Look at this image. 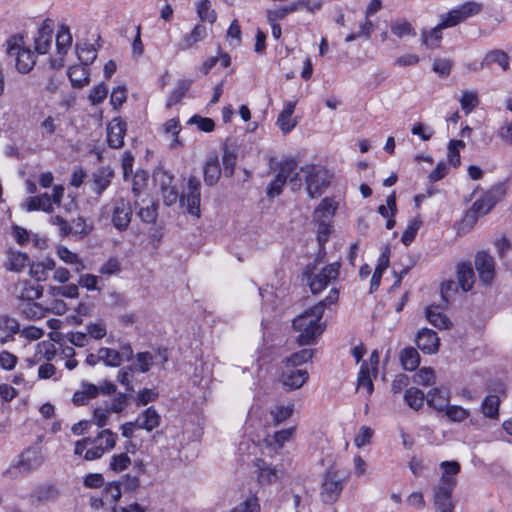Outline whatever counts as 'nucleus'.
<instances>
[{"label":"nucleus","mask_w":512,"mask_h":512,"mask_svg":"<svg viewBox=\"0 0 512 512\" xmlns=\"http://www.w3.org/2000/svg\"><path fill=\"white\" fill-rule=\"evenodd\" d=\"M324 314V302H319L307 309L293 320V328L297 331V342L300 345H311L320 336L324 327L320 323Z\"/></svg>","instance_id":"nucleus-1"},{"label":"nucleus","mask_w":512,"mask_h":512,"mask_svg":"<svg viewBox=\"0 0 512 512\" xmlns=\"http://www.w3.org/2000/svg\"><path fill=\"white\" fill-rule=\"evenodd\" d=\"M505 187L502 184L495 185L487 190L481 198L476 200L471 208L465 213L462 223L469 227L478 219L489 213L495 205L505 196Z\"/></svg>","instance_id":"nucleus-2"},{"label":"nucleus","mask_w":512,"mask_h":512,"mask_svg":"<svg viewBox=\"0 0 512 512\" xmlns=\"http://www.w3.org/2000/svg\"><path fill=\"white\" fill-rule=\"evenodd\" d=\"M305 177L306 190L311 198L320 196L330 185L331 175L322 166L306 165L301 168Z\"/></svg>","instance_id":"nucleus-3"},{"label":"nucleus","mask_w":512,"mask_h":512,"mask_svg":"<svg viewBox=\"0 0 512 512\" xmlns=\"http://www.w3.org/2000/svg\"><path fill=\"white\" fill-rule=\"evenodd\" d=\"M90 439V447L84 454L86 461H93L101 458L107 451L112 450L117 441V434L110 429L101 430L95 437Z\"/></svg>","instance_id":"nucleus-4"},{"label":"nucleus","mask_w":512,"mask_h":512,"mask_svg":"<svg viewBox=\"0 0 512 512\" xmlns=\"http://www.w3.org/2000/svg\"><path fill=\"white\" fill-rule=\"evenodd\" d=\"M43 456L39 448H28L19 456L17 464L9 467L5 475L16 478L21 473H30L38 469L43 463Z\"/></svg>","instance_id":"nucleus-5"},{"label":"nucleus","mask_w":512,"mask_h":512,"mask_svg":"<svg viewBox=\"0 0 512 512\" xmlns=\"http://www.w3.org/2000/svg\"><path fill=\"white\" fill-rule=\"evenodd\" d=\"M340 264L338 262L325 266L319 273L313 276V269L307 266L303 276L309 282L313 294L321 292L327 285L339 275Z\"/></svg>","instance_id":"nucleus-6"},{"label":"nucleus","mask_w":512,"mask_h":512,"mask_svg":"<svg viewBox=\"0 0 512 512\" xmlns=\"http://www.w3.org/2000/svg\"><path fill=\"white\" fill-rule=\"evenodd\" d=\"M201 183L200 180L194 176L188 179L187 187L183 190L180 196L182 206L187 208L189 214L199 217L200 216V201H201Z\"/></svg>","instance_id":"nucleus-7"},{"label":"nucleus","mask_w":512,"mask_h":512,"mask_svg":"<svg viewBox=\"0 0 512 512\" xmlns=\"http://www.w3.org/2000/svg\"><path fill=\"white\" fill-rule=\"evenodd\" d=\"M7 53L10 56H16L15 66L19 73L26 74L30 72L36 63L34 53L29 48L21 47L17 39L8 42Z\"/></svg>","instance_id":"nucleus-8"},{"label":"nucleus","mask_w":512,"mask_h":512,"mask_svg":"<svg viewBox=\"0 0 512 512\" xmlns=\"http://www.w3.org/2000/svg\"><path fill=\"white\" fill-rule=\"evenodd\" d=\"M112 204V214L111 221L113 226L118 231H125L132 219V207L129 200L124 199L122 197L115 198L111 202Z\"/></svg>","instance_id":"nucleus-9"},{"label":"nucleus","mask_w":512,"mask_h":512,"mask_svg":"<svg viewBox=\"0 0 512 512\" xmlns=\"http://www.w3.org/2000/svg\"><path fill=\"white\" fill-rule=\"evenodd\" d=\"M344 487L343 481L339 478L337 472L329 470L322 483L321 499L326 504H333L339 498Z\"/></svg>","instance_id":"nucleus-10"},{"label":"nucleus","mask_w":512,"mask_h":512,"mask_svg":"<svg viewBox=\"0 0 512 512\" xmlns=\"http://www.w3.org/2000/svg\"><path fill=\"white\" fill-rule=\"evenodd\" d=\"M475 268L479 279L484 285H489L495 276L494 258L485 251H478L475 255Z\"/></svg>","instance_id":"nucleus-11"},{"label":"nucleus","mask_w":512,"mask_h":512,"mask_svg":"<svg viewBox=\"0 0 512 512\" xmlns=\"http://www.w3.org/2000/svg\"><path fill=\"white\" fill-rule=\"evenodd\" d=\"M297 168L295 160H287L280 166L279 172L275 179L267 187V195L271 198L279 196L282 192V187Z\"/></svg>","instance_id":"nucleus-12"},{"label":"nucleus","mask_w":512,"mask_h":512,"mask_svg":"<svg viewBox=\"0 0 512 512\" xmlns=\"http://www.w3.org/2000/svg\"><path fill=\"white\" fill-rule=\"evenodd\" d=\"M309 374L306 369H295L285 366L280 376V381L285 390L291 391L301 388L308 380Z\"/></svg>","instance_id":"nucleus-13"},{"label":"nucleus","mask_w":512,"mask_h":512,"mask_svg":"<svg viewBox=\"0 0 512 512\" xmlns=\"http://www.w3.org/2000/svg\"><path fill=\"white\" fill-rule=\"evenodd\" d=\"M53 31H54V22L53 20L47 18L45 19L39 30L38 35L35 38V50L39 54H45L50 49L52 38H53Z\"/></svg>","instance_id":"nucleus-14"},{"label":"nucleus","mask_w":512,"mask_h":512,"mask_svg":"<svg viewBox=\"0 0 512 512\" xmlns=\"http://www.w3.org/2000/svg\"><path fill=\"white\" fill-rule=\"evenodd\" d=\"M415 342L423 353L435 354L439 349L440 339L435 331L423 328L418 332Z\"/></svg>","instance_id":"nucleus-15"},{"label":"nucleus","mask_w":512,"mask_h":512,"mask_svg":"<svg viewBox=\"0 0 512 512\" xmlns=\"http://www.w3.org/2000/svg\"><path fill=\"white\" fill-rule=\"evenodd\" d=\"M126 122L121 118H114L107 126V142L109 147L119 149L124 144Z\"/></svg>","instance_id":"nucleus-16"},{"label":"nucleus","mask_w":512,"mask_h":512,"mask_svg":"<svg viewBox=\"0 0 512 512\" xmlns=\"http://www.w3.org/2000/svg\"><path fill=\"white\" fill-rule=\"evenodd\" d=\"M502 397H505V388H500L497 393L489 394L483 399L480 409L484 417L491 420L499 419Z\"/></svg>","instance_id":"nucleus-17"},{"label":"nucleus","mask_w":512,"mask_h":512,"mask_svg":"<svg viewBox=\"0 0 512 512\" xmlns=\"http://www.w3.org/2000/svg\"><path fill=\"white\" fill-rule=\"evenodd\" d=\"M454 488L438 484L434 489V505L437 512H453L451 500Z\"/></svg>","instance_id":"nucleus-18"},{"label":"nucleus","mask_w":512,"mask_h":512,"mask_svg":"<svg viewBox=\"0 0 512 512\" xmlns=\"http://www.w3.org/2000/svg\"><path fill=\"white\" fill-rule=\"evenodd\" d=\"M115 176L114 170L110 167H101L92 174V191L101 195L111 184Z\"/></svg>","instance_id":"nucleus-19"},{"label":"nucleus","mask_w":512,"mask_h":512,"mask_svg":"<svg viewBox=\"0 0 512 512\" xmlns=\"http://www.w3.org/2000/svg\"><path fill=\"white\" fill-rule=\"evenodd\" d=\"M22 207L28 212L41 210L46 213H52L54 210L52 198L48 193L27 198Z\"/></svg>","instance_id":"nucleus-20"},{"label":"nucleus","mask_w":512,"mask_h":512,"mask_svg":"<svg viewBox=\"0 0 512 512\" xmlns=\"http://www.w3.org/2000/svg\"><path fill=\"white\" fill-rule=\"evenodd\" d=\"M30 265L29 256L20 251L8 250L5 268L9 271L20 273Z\"/></svg>","instance_id":"nucleus-21"},{"label":"nucleus","mask_w":512,"mask_h":512,"mask_svg":"<svg viewBox=\"0 0 512 512\" xmlns=\"http://www.w3.org/2000/svg\"><path fill=\"white\" fill-rule=\"evenodd\" d=\"M15 293L18 299L32 302L42 295V288L39 285H34L29 281H20L15 286Z\"/></svg>","instance_id":"nucleus-22"},{"label":"nucleus","mask_w":512,"mask_h":512,"mask_svg":"<svg viewBox=\"0 0 512 512\" xmlns=\"http://www.w3.org/2000/svg\"><path fill=\"white\" fill-rule=\"evenodd\" d=\"M450 391L447 388H434L427 395V403L437 411H445L449 406Z\"/></svg>","instance_id":"nucleus-23"},{"label":"nucleus","mask_w":512,"mask_h":512,"mask_svg":"<svg viewBox=\"0 0 512 512\" xmlns=\"http://www.w3.org/2000/svg\"><path fill=\"white\" fill-rule=\"evenodd\" d=\"M161 417L154 407L143 411L136 419L137 429H144L151 432L160 425Z\"/></svg>","instance_id":"nucleus-24"},{"label":"nucleus","mask_w":512,"mask_h":512,"mask_svg":"<svg viewBox=\"0 0 512 512\" xmlns=\"http://www.w3.org/2000/svg\"><path fill=\"white\" fill-rule=\"evenodd\" d=\"M457 279L463 291L467 292L472 289L475 282V273L471 263L462 262L456 268Z\"/></svg>","instance_id":"nucleus-25"},{"label":"nucleus","mask_w":512,"mask_h":512,"mask_svg":"<svg viewBox=\"0 0 512 512\" xmlns=\"http://www.w3.org/2000/svg\"><path fill=\"white\" fill-rule=\"evenodd\" d=\"M296 107L295 101H289L277 118V125L283 133H289L297 124L296 119L292 118Z\"/></svg>","instance_id":"nucleus-26"},{"label":"nucleus","mask_w":512,"mask_h":512,"mask_svg":"<svg viewBox=\"0 0 512 512\" xmlns=\"http://www.w3.org/2000/svg\"><path fill=\"white\" fill-rule=\"evenodd\" d=\"M204 182L208 186H214L220 179L221 167L217 156H210L203 169Z\"/></svg>","instance_id":"nucleus-27"},{"label":"nucleus","mask_w":512,"mask_h":512,"mask_svg":"<svg viewBox=\"0 0 512 512\" xmlns=\"http://www.w3.org/2000/svg\"><path fill=\"white\" fill-rule=\"evenodd\" d=\"M443 469V474L439 480L440 485L455 488L456 475L460 471V464L457 461H443L440 464Z\"/></svg>","instance_id":"nucleus-28"},{"label":"nucleus","mask_w":512,"mask_h":512,"mask_svg":"<svg viewBox=\"0 0 512 512\" xmlns=\"http://www.w3.org/2000/svg\"><path fill=\"white\" fill-rule=\"evenodd\" d=\"M207 37V29L204 25L197 24L189 34H186L181 43L178 44V50L186 51L191 49L196 43Z\"/></svg>","instance_id":"nucleus-29"},{"label":"nucleus","mask_w":512,"mask_h":512,"mask_svg":"<svg viewBox=\"0 0 512 512\" xmlns=\"http://www.w3.org/2000/svg\"><path fill=\"white\" fill-rule=\"evenodd\" d=\"M445 28L441 26V23L436 25L434 28L421 31V42L429 49H436L440 46L442 40V31Z\"/></svg>","instance_id":"nucleus-30"},{"label":"nucleus","mask_w":512,"mask_h":512,"mask_svg":"<svg viewBox=\"0 0 512 512\" xmlns=\"http://www.w3.org/2000/svg\"><path fill=\"white\" fill-rule=\"evenodd\" d=\"M68 78L74 88H83L89 83V72L87 66H71L68 69Z\"/></svg>","instance_id":"nucleus-31"},{"label":"nucleus","mask_w":512,"mask_h":512,"mask_svg":"<svg viewBox=\"0 0 512 512\" xmlns=\"http://www.w3.org/2000/svg\"><path fill=\"white\" fill-rule=\"evenodd\" d=\"M373 378L368 362L363 361L358 373L357 390L365 389L368 396H370L374 391Z\"/></svg>","instance_id":"nucleus-32"},{"label":"nucleus","mask_w":512,"mask_h":512,"mask_svg":"<svg viewBox=\"0 0 512 512\" xmlns=\"http://www.w3.org/2000/svg\"><path fill=\"white\" fill-rule=\"evenodd\" d=\"M498 64L504 71L509 68V56L502 50H492L488 52L481 62V67H490L492 64Z\"/></svg>","instance_id":"nucleus-33"},{"label":"nucleus","mask_w":512,"mask_h":512,"mask_svg":"<svg viewBox=\"0 0 512 512\" xmlns=\"http://www.w3.org/2000/svg\"><path fill=\"white\" fill-rule=\"evenodd\" d=\"M426 318L433 326L439 329H447L451 325L449 318L442 313L439 306H429L426 309Z\"/></svg>","instance_id":"nucleus-34"},{"label":"nucleus","mask_w":512,"mask_h":512,"mask_svg":"<svg viewBox=\"0 0 512 512\" xmlns=\"http://www.w3.org/2000/svg\"><path fill=\"white\" fill-rule=\"evenodd\" d=\"M337 202L333 198H324L314 211V219L331 220L337 210Z\"/></svg>","instance_id":"nucleus-35"},{"label":"nucleus","mask_w":512,"mask_h":512,"mask_svg":"<svg viewBox=\"0 0 512 512\" xmlns=\"http://www.w3.org/2000/svg\"><path fill=\"white\" fill-rule=\"evenodd\" d=\"M192 85V80L182 79L179 80L176 84V87L171 91L167 98L166 106L170 108L177 103H179L182 98L185 96L186 92L190 89Z\"/></svg>","instance_id":"nucleus-36"},{"label":"nucleus","mask_w":512,"mask_h":512,"mask_svg":"<svg viewBox=\"0 0 512 512\" xmlns=\"http://www.w3.org/2000/svg\"><path fill=\"white\" fill-rule=\"evenodd\" d=\"M400 362L405 370L413 371L420 363V356L417 350L413 347H407L400 353Z\"/></svg>","instance_id":"nucleus-37"},{"label":"nucleus","mask_w":512,"mask_h":512,"mask_svg":"<svg viewBox=\"0 0 512 512\" xmlns=\"http://www.w3.org/2000/svg\"><path fill=\"white\" fill-rule=\"evenodd\" d=\"M72 44V36L69 27L61 25L56 36V47L58 55L65 56Z\"/></svg>","instance_id":"nucleus-38"},{"label":"nucleus","mask_w":512,"mask_h":512,"mask_svg":"<svg viewBox=\"0 0 512 512\" xmlns=\"http://www.w3.org/2000/svg\"><path fill=\"white\" fill-rule=\"evenodd\" d=\"M255 467L258 472V481L260 483H271L277 478V471L268 465L264 460L257 459L255 461Z\"/></svg>","instance_id":"nucleus-39"},{"label":"nucleus","mask_w":512,"mask_h":512,"mask_svg":"<svg viewBox=\"0 0 512 512\" xmlns=\"http://www.w3.org/2000/svg\"><path fill=\"white\" fill-rule=\"evenodd\" d=\"M390 29L392 34L398 38L416 35L414 27L405 19H396L392 21L390 24Z\"/></svg>","instance_id":"nucleus-40"},{"label":"nucleus","mask_w":512,"mask_h":512,"mask_svg":"<svg viewBox=\"0 0 512 512\" xmlns=\"http://www.w3.org/2000/svg\"><path fill=\"white\" fill-rule=\"evenodd\" d=\"M405 402L414 410H419L425 401V394L417 387H410L404 395Z\"/></svg>","instance_id":"nucleus-41"},{"label":"nucleus","mask_w":512,"mask_h":512,"mask_svg":"<svg viewBox=\"0 0 512 512\" xmlns=\"http://www.w3.org/2000/svg\"><path fill=\"white\" fill-rule=\"evenodd\" d=\"M455 11L463 22L466 19L479 14L482 11V4L475 1H468L455 8Z\"/></svg>","instance_id":"nucleus-42"},{"label":"nucleus","mask_w":512,"mask_h":512,"mask_svg":"<svg viewBox=\"0 0 512 512\" xmlns=\"http://www.w3.org/2000/svg\"><path fill=\"white\" fill-rule=\"evenodd\" d=\"M455 11L463 22L466 19L479 14L482 11V4L475 1H468L455 8Z\"/></svg>","instance_id":"nucleus-43"},{"label":"nucleus","mask_w":512,"mask_h":512,"mask_svg":"<svg viewBox=\"0 0 512 512\" xmlns=\"http://www.w3.org/2000/svg\"><path fill=\"white\" fill-rule=\"evenodd\" d=\"M196 10L199 18L202 21H207L212 24L217 19V13L214 9L211 8V3L209 0H199L196 3Z\"/></svg>","instance_id":"nucleus-44"},{"label":"nucleus","mask_w":512,"mask_h":512,"mask_svg":"<svg viewBox=\"0 0 512 512\" xmlns=\"http://www.w3.org/2000/svg\"><path fill=\"white\" fill-rule=\"evenodd\" d=\"M313 357V350L312 349H302L298 352L293 353L291 356L285 358L283 363L285 366L289 367H297L299 365H302L306 362H308Z\"/></svg>","instance_id":"nucleus-45"},{"label":"nucleus","mask_w":512,"mask_h":512,"mask_svg":"<svg viewBox=\"0 0 512 512\" xmlns=\"http://www.w3.org/2000/svg\"><path fill=\"white\" fill-rule=\"evenodd\" d=\"M59 491L52 484H44L39 486L35 491V497L39 502H50L58 498Z\"/></svg>","instance_id":"nucleus-46"},{"label":"nucleus","mask_w":512,"mask_h":512,"mask_svg":"<svg viewBox=\"0 0 512 512\" xmlns=\"http://www.w3.org/2000/svg\"><path fill=\"white\" fill-rule=\"evenodd\" d=\"M57 255L65 263L74 265V270L76 272H81L85 268L83 262L79 260L77 254L71 252L66 247H59L57 250Z\"/></svg>","instance_id":"nucleus-47"},{"label":"nucleus","mask_w":512,"mask_h":512,"mask_svg":"<svg viewBox=\"0 0 512 512\" xmlns=\"http://www.w3.org/2000/svg\"><path fill=\"white\" fill-rule=\"evenodd\" d=\"M131 465V459L127 453L115 454L111 457L109 469L114 473H121Z\"/></svg>","instance_id":"nucleus-48"},{"label":"nucleus","mask_w":512,"mask_h":512,"mask_svg":"<svg viewBox=\"0 0 512 512\" xmlns=\"http://www.w3.org/2000/svg\"><path fill=\"white\" fill-rule=\"evenodd\" d=\"M421 226L422 220L419 217L410 220L406 230L401 237L402 243L406 246L410 245L414 241Z\"/></svg>","instance_id":"nucleus-49"},{"label":"nucleus","mask_w":512,"mask_h":512,"mask_svg":"<svg viewBox=\"0 0 512 512\" xmlns=\"http://www.w3.org/2000/svg\"><path fill=\"white\" fill-rule=\"evenodd\" d=\"M77 55L82 65L88 66L97 57V52L93 45L85 44L84 46H77Z\"/></svg>","instance_id":"nucleus-50"},{"label":"nucleus","mask_w":512,"mask_h":512,"mask_svg":"<svg viewBox=\"0 0 512 512\" xmlns=\"http://www.w3.org/2000/svg\"><path fill=\"white\" fill-rule=\"evenodd\" d=\"M465 147V142L462 140H451L448 145V160L453 167L460 165L459 149Z\"/></svg>","instance_id":"nucleus-51"},{"label":"nucleus","mask_w":512,"mask_h":512,"mask_svg":"<svg viewBox=\"0 0 512 512\" xmlns=\"http://www.w3.org/2000/svg\"><path fill=\"white\" fill-rule=\"evenodd\" d=\"M479 104L477 93L474 91H464L460 98V105L466 114H469Z\"/></svg>","instance_id":"nucleus-52"},{"label":"nucleus","mask_w":512,"mask_h":512,"mask_svg":"<svg viewBox=\"0 0 512 512\" xmlns=\"http://www.w3.org/2000/svg\"><path fill=\"white\" fill-rule=\"evenodd\" d=\"M453 67V60L449 58H435L432 65V70L440 77H447L450 75Z\"/></svg>","instance_id":"nucleus-53"},{"label":"nucleus","mask_w":512,"mask_h":512,"mask_svg":"<svg viewBox=\"0 0 512 512\" xmlns=\"http://www.w3.org/2000/svg\"><path fill=\"white\" fill-rule=\"evenodd\" d=\"M100 358L102 359V362L107 366L118 367L121 365L118 350L102 347L100 348Z\"/></svg>","instance_id":"nucleus-54"},{"label":"nucleus","mask_w":512,"mask_h":512,"mask_svg":"<svg viewBox=\"0 0 512 512\" xmlns=\"http://www.w3.org/2000/svg\"><path fill=\"white\" fill-rule=\"evenodd\" d=\"M236 159H237L236 153L233 150L226 147L224 150L223 157H222V162H223V166H224V175L226 177L233 176L235 166H236Z\"/></svg>","instance_id":"nucleus-55"},{"label":"nucleus","mask_w":512,"mask_h":512,"mask_svg":"<svg viewBox=\"0 0 512 512\" xmlns=\"http://www.w3.org/2000/svg\"><path fill=\"white\" fill-rule=\"evenodd\" d=\"M22 313L29 319H41L46 316L47 309L32 301L24 306Z\"/></svg>","instance_id":"nucleus-56"},{"label":"nucleus","mask_w":512,"mask_h":512,"mask_svg":"<svg viewBox=\"0 0 512 512\" xmlns=\"http://www.w3.org/2000/svg\"><path fill=\"white\" fill-rule=\"evenodd\" d=\"M445 414L453 422H462L469 417L470 412L461 406L449 405Z\"/></svg>","instance_id":"nucleus-57"},{"label":"nucleus","mask_w":512,"mask_h":512,"mask_svg":"<svg viewBox=\"0 0 512 512\" xmlns=\"http://www.w3.org/2000/svg\"><path fill=\"white\" fill-rule=\"evenodd\" d=\"M293 413V405H279L276 406L273 410H271V417L275 425L280 424L281 422L288 419Z\"/></svg>","instance_id":"nucleus-58"},{"label":"nucleus","mask_w":512,"mask_h":512,"mask_svg":"<svg viewBox=\"0 0 512 512\" xmlns=\"http://www.w3.org/2000/svg\"><path fill=\"white\" fill-rule=\"evenodd\" d=\"M154 364V357L150 352H140L136 355V369L141 373H146Z\"/></svg>","instance_id":"nucleus-59"},{"label":"nucleus","mask_w":512,"mask_h":512,"mask_svg":"<svg viewBox=\"0 0 512 512\" xmlns=\"http://www.w3.org/2000/svg\"><path fill=\"white\" fill-rule=\"evenodd\" d=\"M435 375L434 370L432 368H421L419 371L414 375V382L420 385H431L434 383Z\"/></svg>","instance_id":"nucleus-60"},{"label":"nucleus","mask_w":512,"mask_h":512,"mask_svg":"<svg viewBox=\"0 0 512 512\" xmlns=\"http://www.w3.org/2000/svg\"><path fill=\"white\" fill-rule=\"evenodd\" d=\"M108 94V88L104 83H100L96 87H94L89 96L88 99L91 102L92 105H97L102 103Z\"/></svg>","instance_id":"nucleus-61"},{"label":"nucleus","mask_w":512,"mask_h":512,"mask_svg":"<svg viewBox=\"0 0 512 512\" xmlns=\"http://www.w3.org/2000/svg\"><path fill=\"white\" fill-rule=\"evenodd\" d=\"M121 270V263L116 257L109 258L99 269V272L106 276L117 274Z\"/></svg>","instance_id":"nucleus-62"},{"label":"nucleus","mask_w":512,"mask_h":512,"mask_svg":"<svg viewBox=\"0 0 512 512\" xmlns=\"http://www.w3.org/2000/svg\"><path fill=\"white\" fill-rule=\"evenodd\" d=\"M374 431L367 426H362L358 434L354 438V443L357 447H363L371 442Z\"/></svg>","instance_id":"nucleus-63"},{"label":"nucleus","mask_w":512,"mask_h":512,"mask_svg":"<svg viewBox=\"0 0 512 512\" xmlns=\"http://www.w3.org/2000/svg\"><path fill=\"white\" fill-rule=\"evenodd\" d=\"M103 496L107 501L117 502L121 497L120 485L116 482L108 483L103 490Z\"/></svg>","instance_id":"nucleus-64"}]
</instances>
